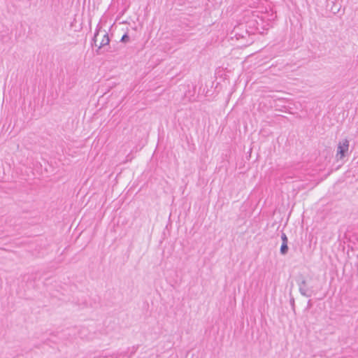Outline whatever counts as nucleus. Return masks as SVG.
I'll use <instances>...</instances> for the list:
<instances>
[{
  "label": "nucleus",
  "mask_w": 358,
  "mask_h": 358,
  "mask_svg": "<svg viewBox=\"0 0 358 358\" xmlns=\"http://www.w3.org/2000/svg\"><path fill=\"white\" fill-rule=\"evenodd\" d=\"M287 251H288L287 243H282L281 248H280V253L284 255L287 253Z\"/></svg>",
  "instance_id": "4"
},
{
  "label": "nucleus",
  "mask_w": 358,
  "mask_h": 358,
  "mask_svg": "<svg viewBox=\"0 0 358 358\" xmlns=\"http://www.w3.org/2000/svg\"><path fill=\"white\" fill-rule=\"evenodd\" d=\"M299 292L302 295L305 296H310V294L308 293V290L305 280H302L301 282L299 284Z\"/></svg>",
  "instance_id": "3"
},
{
  "label": "nucleus",
  "mask_w": 358,
  "mask_h": 358,
  "mask_svg": "<svg viewBox=\"0 0 358 358\" xmlns=\"http://www.w3.org/2000/svg\"><path fill=\"white\" fill-rule=\"evenodd\" d=\"M281 239H282V243H288L287 237V236H286V234L285 233L282 234Z\"/></svg>",
  "instance_id": "6"
},
{
  "label": "nucleus",
  "mask_w": 358,
  "mask_h": 358,
  "mask_svg": "<svg viewBox=\"0 0 358 358\" xmlns=\"http://www.w3.org/2000/svg\"><path fill=\"white\" fill-rule=\"evenodd\" d=\"M129 40V36L127 34H124L121 38V41L126 43L128 42Z\"/></svg>",
  "instance_id": "5"
},
{
  "label": "nucleus",
  "mask_w": 358,
  "mask_h": 358,
  "mask_svg": "<svg viewBox=\"0 0 358 358\" xmlns=\"http://www.w3.org/2000/svg\"><path fill=\"white\" fill-rule=\"evenodd\" d=\"M99 35V31H96V32L95 33V34L94 36L93 41L94 43V45L98 47V50H100L105 45H107L109 44L110 39H109L108 34L106 31H104V34L103 35V38H102L101 41L100 42V43L98 45L97 41H98Z\"/></svg>",
  "instance_id": "2"
},
{
  "label": "nucleus",
  "mask_w": 358,
  "mask_h": 358,
  "mask_svg": "<svg viewBox=\"0 0 358 358\" xmlns=\"http://www.w3.org/2000/svg\"><path fill=\"white\" fill-rule=\"evenodd\" d=\"M349 141L346 138L339 141L337 147L336 157L338 159H342L346 155L349 150Z\"/></svg>",
  "instance_id": "1"
}]
</instances>
